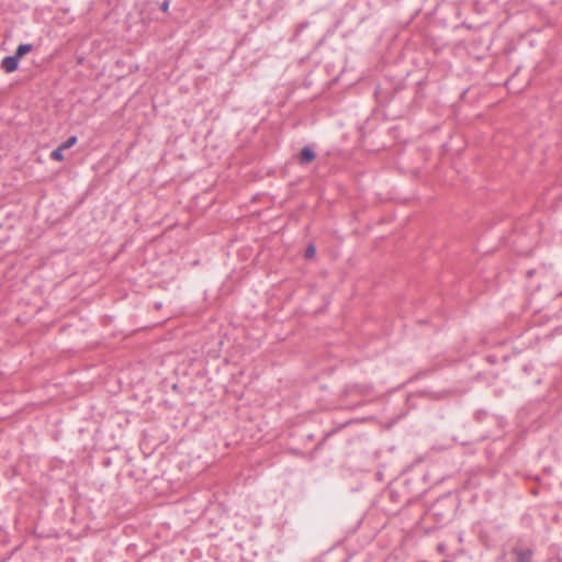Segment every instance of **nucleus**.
I'll return each instance as SVG.
<instances>
[{
    "mask_svg": "<svg viewBox=\"0 0 562 562\" xmlns=\"http://www.w3.org/2000/svg\"><path fill=\"white\" fill-rule=\"evenodd\" d=\"M374 394V386L372 383L363 382V383H348L344 387L341 395L344 397H349L353 395L359 396H371Z\"/></svg>",
    "mask_w": 562,
    "mask_h": 562,
    "instance_id": "f257e3e1",
    "label": "nucleus"
},
{
    "mask_svg": "<svg viewBox=\"0 0 562 562\" xmlns=\"http://www.w3.org/2000/svg\"><path fill=\"white\" fill-rule=\"evenodd\" d=\"M533 550L531 548L525 547L521 543H516L509 552L510 561L509 562H531L533 558Z\"/></svg>",
    "mask_w": 562,
    "mask_h": 562,
    "instance_id": "f03ea898",
    "label": "nucleus"
},
{
    "mask_svg": "<svg viewBox=\"0 0 562 562\" xmlns=\"http://www.w3.org/2000/svg\"><path fill=\"white\" fill-rule=\"evenodd\" d=\"M19 61L18 57L15 55L12 56H5L0 64L1 69H3L5 72L10 74L19 68Z\"/></svg>",
    "mask_w": 562,
    "mask_h": 562,
    "instance_id": "7ed1b4c3",
    "label": "nucleus"
},
{
    "mask_svg": "<svg viewBox=\"0 0 562 562\" xmlns=\"http://www.w3.org/2000/svg\"><path fill=\"white\" fill-rule=\"evenodd\" d=\"M316 158L315 150L310 146H304L299 154V162L301 165H308Z\"/></svg>",
    "mask_w": 562,
    "mask_h": 562,
    "instance_id": "20e7f679",
    "label": "nucleus"
},
{
    "mask_svg": "<svg viewBox=\"0 0 562 562\" xmlns=\"http://www.w3.org/2000/svg\"><path fill=\"white\" fill-rule=\"evenodd\" d=\"M33 50V45L30 43L20 44L14 53V55L18 57V59H21L26 54Z\"/></svg>",
    "mask_w": 562,
    "mask_h": 562,
    "instance_id": "39448f33",
    "label": "nucleus"
},
{
    "mask_svg": "<svg viewBox=\"0 0 562 562\" xmlns=\"http://www.w3.org/2000/svg\"><path fill=\"white\" fill-rule=\"evenodd\" d=\"M64 149L58 146L56 149H54L52 153H50V158L53 160H56V161H61L64 160V154H63Z\"/></svg>",
    "mask_w": 562,
    "mask_h": 562,
    "instance_id": "423d86ee",
    "label": "nucleus"
},
{
    "mask_svg": "<svg viewBox=\"0 0 562 562\" xmlns=\"http://www.w3.org/2000/svg\"><path fill=\"white\" fill-rule=\"evenodd\" d=\"M77 143V136H70L67 140L61 143L59 146L65 150L72 147Z\"/></svg>",
    "mask_w": 562,
    "mask_h": 562,
    "instance_id": "0eeeda50",
    "label": "nucleus"
},
{
    "mask_svg": "<svg viewBox=\"0 0 562 562\" xmlns=\"http://www.w3.org/2000/svg\"><path fill=\"white\" fill-rule=\"evenodd\" d=\"M315 252H316V248H315V246H314V245H312V244H311V245H308V246L306 247V249H305V254H304V257H305L306 259H311V258H313V257L315 256Z\"/></svg>",
    "mask_w": 562,
    "mask_h": 562,
    "instance_id": "6e6552de",
    "label": "nucleus"
},
{
    "mask_svg": "<svg viewBox=\"0 0 562 562\" xmlns=\"http://www.w3.org/2000/svg\"><path fill=\"white\" fill-rule=\"evenodd\" d=\"M310 23L307 21L301 22L296 25L294 35L297 36L303 30H305Z\"/></svg>",
    "mask_w": 562,
    "mask_h": 562,
    "instance_id": "1a4fd4ad",
    "label": "nucleus"
},
{
    "mask_svg": "<svg viewBox=\"0 0 562 562\" xmlns=\"http://www.w3.org/2000/svg\"><path fill=\"white\" fill-rule=\"evenodd\" d=\"M168 7H169V2L168 1H165L162 4H161V10L164 12H166L168 10Z\"/></svg>",
    "mask_w": 562,
    "mask_h": 562,
    "instance_id": "9d476101",
    "label": "nucleus"
}]
</instances>
